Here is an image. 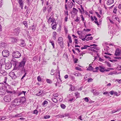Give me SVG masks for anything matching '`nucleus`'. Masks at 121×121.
Returning a JSON list of instances; mask_svg holds the SVG:
<instances>
[{
  "label": "nucleus",
  "mask_w": 121,
  "mask_h": 121,
  "mask_svg": "<svg viewBox=\"0 0 121 121\" xmlns=\"http://www.w3.org/2000/svg\"><path fill=\"white\" fill-rule=\"evenodd\" d=\"M84 47H82L81 48V49H86L87 48V47H90V46H89L87 45H85L84 46Z\"/></svg>",
  "instance_id": "4c0bfd02"
},
{
  "label": "nucleus",
  "mask_w": 121,
  "mask_h": 121,
  "mask_svg": "<svg viewBox=\"0 0 121 121\" xmlns=\"http://www.w3.org/2000/svg\"><path fill=\"white\" fill-rule=\"evenodd\" d=\"M23 23L24 25L25 26V27L26 26V28H27V22L26 21H24Z\"/></svg>",
  "instance_id": "de8ad7c7"
},
{
  "label": "nucleus",
  "mask_w": 121,
  "mask_h": 121,
  "mask_svg": "<svg viewBox=\"0 0 121 121\" xmlns=\"http://www.w3.org/2000/svg\"><path fill=\"white\" fill-rule=\"evenodd\" d=\"M1 46L5 48L7 46V44L4 43H1Z\"/></svg>",
  "instance_id": "2f4dec72"
},
{
  "label": "nucleus",
  "mask_w": 121,
  "mask_h": 121,
  "mask_svg": "<svg viewBox=\"0 0 121 121\" xmlns=\"http://www.w3.org/2000/svg\"><path fill=\"white\" fill-rule=\"evenodd\" d=\"M74 75L76 76H82V75L80 73L78 72V73H74Z\"/></svg>",
  "instance_id": "393cba45"
},
{
  "label": "nucleus",
  "mask_w": 121,
  "mask_h": 121,
  "mask_svg": "<svg viewBox=\"0 0 121 121\" xmlns=\"http://www.w3.org/2000/svg\"><path fill=\"white\" fill-rule=\"evenodd\" d=\"M114 91H111L109 92V93L111 95H113V94H114Z\"/></svg>",
  "instance_id": "774afa93"
},
{
  "label": "nucleus",
  "mask_w": 121,
  "mask_h": 121,
  "mask_svg": "<svg viewBox=\"0 0 121 121\" xmlns=\"http://www.w3.org/2000/svg\"><path fill=\"white\" fill-rule=\"evenodd\" d=\"M55 23L54 25H53L52 27V29L55 30L56 29V25H57V23H56V22H55Z\"/></svg>",
  "instance_id": "7c9ffc66"
},
{
  "label": "nucleus",
  "mask_w": 121,
  "mask_h": 121,
  "mask_svg": "<svg viewBox=\"0 0 121 121\" xmlns=\"http://www.w3.org/2000/svg\"><path fill=\"white\" fill-rule=\"evenodd\" d=\"M74 94L77 98L79 97L80 95V93L78 92H76L74 93Z\"/></svg>",
  "instance_id": "bb28decb"
},
{
  "label": "nucleus",
  "mask_w": 121,
  "mask_h": 121,
  "mask_svg": "<svg viewBox=\"0 0 121 121\" xmlns=\"http://www.w3.org/2000/svg\"><path fill=\"white\" fill-rule=\"evenodd\" d=\"M9 74L10 75V76L12 77V78L13 79H15L17 77V76L14 72H10L9 73Z\"/></svg>",
  "instance_id": "f8f14e48"
},
{
  "label": "nucleus",
  "mask_w": 121,
  "mask_h": 121,
  "mask_svg": "<svg viewBox=\"0 0 121 121\" xmlns=\"http://www.w3.org/2000/svg\"><path fill=\"white\" fill-rule=\"evenodd\" d=\"M74 4L72 2H68V6L69 8H71L73 5Z\"/></svg>",
  "instance_id": "412c9836"
},
{
  "label": "nucleus",
  "mask_w": 121,
  "mask_h": 121,
  "mask_svg": "<svg viewBox=\"0 0 121 121\" xmlns=\"http://www.w3.org/2000/svg\"><path fill=\"white\" fill-rule=\"evenodd\" d=\"M61 107L63 109H65L66 107V106L64 104H62L60 105Z\"/></svg>",
  "instance_id": "37998d69"
},
{
  "label": "nucleus",
  "mask_w": 121,
  "mask_h": 121,
  "mask_svg": "<svg viewBox=\"0 0 121 121\" xmlns=\"http://www.w3.org/2000/svg\"><path fill=\"white\" fill-rule=\"evenodd\" d=\"M0 64L2 65H4L5 64V59L4 58L2 59L0 61Z\"/></svg>",
  "instance_id": "4be33fe9"
},
{
  "label": "nucleus",
  "mask_w": 121,
  "mask_h": 121,
  "mask_svg": "<svg viewBox=\"0 0 121 121\" xmlns=\"http://www.w3.org/2000/svg\"><path fill=\"white\" fill-rule=\"evenodd\" d=\"M2 74L3 75H4L6 76L7 75L8 73L6 72H3Z\"/></svg>",
  "instance_id": "bf43d9fd"
},
{
  "label": "nucleus",
  "mask_w": 121,
  "mask_h": 121,
  "mask_svg": "<svg viewBox=\"0 0 121 121\" xmlns=\"http://www.w3.org/2000/svg\"><path fill=\"white\" fill-rule=\"evenodd\" d=\"M49 42L51 43V44L52 46H53V48H55V46L54 42L53 41H52L51 40H50L49 41Z\"/></svg>",
  "instance_id": "c85d7f7f"
},
{
  "label": "nucleus",
  "mask_w": 121,
  "mask_h": 121,
  "mask_svg": "<svg viewBox=\"0 0 121 121\" xmlns=\"http://www.w3.org/2000/svg\"><path fill=\"white\" fill-rule=\"evenodd\" d=\"M68 38L69 40V42L70 43H72V40L71 37L69 35L68 36Z\"/></svg>",
  "instance_id": "e433bc0d"
},
{
  "label": "nucleus",
  "mask_w": 121,
  "mask_h": 121,
  "mask_svg": "<svg viewBox=\"0 0 121 121\" xmlns=\"http://www.w3.org/2000/svg\"><path fill=\"white\" fill-rule=\"evenodd\" d=\"M103 94L104 95H109V94L108 91L104 92L103 93Z\"/></svg>",
  "instance_id": "69168bd1"
},
{
  "label": "nucleus",
  "mask_w": 121,
  "mask_h": 121,
  "mask_svg": "<svg viewBox=\"0 0 121 121\" xmlns=\"http://www.w3.org/2000/svg\"><path fill=\"white\" fill-rule=\"evenodd\" d=\"M18 2L20 5V6L21 8V9H23V4L22 0H18Z\"/></svg>",
  "instance_id": "4468645a"
},
{
  "label": "nucleus",
  "mask_w": 121,
  "mask_h": 121,
  "mask_svg": "<svg viewBox=\"0 0 121 121\" xmlns=\"http://www.w3.org/2000/svg\"><path fill=\"white\" fill-rule=\"evenodd\" d=\"M52 7L51 6L49 5L48 6V13H49L52 10Z\"/></svg>",
  "instance_id": "b1692460"
},
{
  "label": "nucleus",
  "mask_w": 121,
  "mask_h": 121,
  "mask_svg": "<svg viewBox=\"0 0 121 121\" xmlns=\"http://www.w3.org/2000/svg\"><path fill=\"white\" fill-rule=\"evenodd\" d=\"M21 56V53L18 51H13L12 53V56L14 58H19Z\"/></svg>",
  "instance_id": "f03ea898"
},
{
  "label": "nucleus",
  "mask_w": 121,
  "mask_h": 121,
  "mask_svg": "<svg viewBox=\"0 0 121 121\" xmlns=\"http://www.w3.org/2000/svg\"><path fill=\"white\" fill-rule=\"evenodd\" d=\"M4 101L6 102H9L10 101L11 99L10 95L6 96L4 97Z\"/></svg>",
  "instance_id": "1a4fd4ad"
},
{
  "label": "nucleus",
  "mask_w": 121,
  "mask_h": 121,
  "mask_svg": "<svg viewBox=\"0 0 121 121\" xmlns=\"http://www.w3.org/2000/svg\"><path fill=\"white\" fill-rule=\"evenodd\" d=\"M75 69H76L77 70H78L79 71H81L82 70V69L78 67H76L75 68Z\"/></svg>",
  "instance_id": "3c124183"
},
{
  "label": "nucleus",
  "mask_w": 121,
  "mask_h": 121,
  "mask_svg": "<svg viewBox=\"0 0 121 121\" xmlns=\"http://www.w3.org/2000/svg\"><path fill=\"white\" fill-rule=\"evenodd\" d=\"M11 67V64L10 62L7 63L5 65V69H8L10 68Z\"/></svg>",
  "instance_id": "9b49d317"
},
{
  "label": "nucleus",
  "mask_w": 121,
  "mask_h": 121,
  "mask_svg": "<svg viewBox=\"0 0 121 121\" xmlns=\"http://www.w3.org/2000/svg\"><path fill=\"white\" fill-rule=\"evenodd\" d=\"M84 100L86 102H88L89 101V99L87 97H86L84 99Z\"/></svg>",
  "instance_id": "052dcab7"
},
{
  "label": "nucleus",
  "mask_w": 121,
  "mask_h": 121,
  "mask_svg": "<svg viewBox=\"0 0 121 121\" xmlns=\"http://www.w3.org/2000/svg\"><path fill=\"white\" fill-rule=\"evenodd\" d=\"M120 50L119 48H117L115 51V55L116 56H118L120 55Z\"/></svg>",
  "instance_id": "2eb2a0df"
},
{
  "label": "nucleus",
  "mask_w": 121,
  "mask_h": 121,
  "mask_svg": "<svg viewBox=\"0 0 121 121\" xmlns=\"http://www.w3.org/2000/svg\"><path fill=\"white\" fill-rule=\"evenodd\" d=\"M57 42L61 48H63L64 47L63 42V38L61 37H59L58 39Z\"/></svg>",
  "instance_id": "7ed1b4c3"
},
{
  "label": "nucleus",
  "mask_w": 121,
  "mask_h": 121,
  "mask_svg": "<svg viewBox=\"0 0 121 121\" xmlns=\"http://www.w3.org/2000/svg\"><path fill=\"white\" fill-rule=\"evenodd\" d=\"M48 103V102L46 100H45L43 103L42 105H43L44 106L46 104H47Z\"/></svg>",
  "instance_id": "a19ab883"
},
{
  "label": "nucleus",
  "mask_w": 121,
  "mask_h": 121,
  "mask_svg": "<svg viewBox=\"0 0 121 121\" xmlns=\"http://www.w3.org/2000/svg\"><path fill=\"white\" fill-rule=\"evenodd\" d=\"M38 113V111L35 109L33 111V113L35 114L36 115H37Z\"/></svg>",
  "instance_id": "c03bdc74"
},
{
  "label": "nucleus",
  "mask_w": 121,
  "mask_h": 121,
  "mask_svg": "<svg viewBox=\"0 0 121 121\" xmlns=\"http://www.w3.org/2000/svg\"><path fill=\"white\" fill-rule=\"evenodd\" d=\"M47 9L46 7H44L43 8V12L45 13Z\"/></svg>",
  "instance_id": "5fc2aeb1"
},
{
  "label": "nucleus",
  "mask_w": 121,
  "mask_h": 121,
  "mask_svg": "<svg viewBox=\"0 0 121 121\" xmlns=\"http://www.w3.org/2000/svg\"><path fill=\"white\" fill-rule=\"evenodd\" d=\"M87 70H89L90 71L92 70L93 71V69H95L93 68L91 66H89L87 69Z\"/></svg>",
  "instance_id": "a878e982"
},
{
  "label": "nucleus",
  "mask_w": 121,
  "mask_h": 121,
  "mask_svg": "<svg viewBox=\"0 0 121 121\" xmlns=\"http://www.w3.org/2000/svg\"><path fill=\"white\" fill-rule=\"evenodd\" d=\"M75 2L79 4H81L82 3V0H75Z\"/></svg>",
  "instance_id": "cd10ccee"
},
{
  "label": "nucleus",
  "mask_w": 121,
  "mask_h": 121,
  "mask_svg": "<svg viewBox=\"0 0 121 121\" xmlns=\"http://www.w3.org/2000/svg\"><path fill=\"white\" fill-rule=\"evenodd\" d=\"M13 105L15 106L17 105H21L19 101V99H16L13 101L12 103Z\"/></svg>",
  "instance_id": "423d86ee"
},
{
  "label": "nucleus",
  "mask_w": 121,
  "mask_h": 121,
  "mask_svg": "<svg viewBox=\"0 0 121 121\" xmlns=\"http://www.w3.org/2000/svg\"><path fill=\"white\" fill-rule=\"evenodd\" d=\"M19 99L21 105L23 104L26 101V99L24 96L21 97Z\"/></svg>",
  "instance_id": "39448f33"
},
{
  "label": "nucleus",
  "mask_w": 121,
  "mask_h": 121,
  "mask_svg": "<svg viewBox=\"0 0 121 121\" xmlns=\"http://www.w3.org/2000/svg\"><path fill=\"white\" fill-rule=\"evenodd\" d=\"M46 81L48 83H51L52 82V81L49 79H46Z\"/></svg>",
  "instance_id": "49530a36"
},
{
  "label": "nucleus",
  "mask_w": 121,
  "mask_h": 121,
  "mask_svg": "<svg viewBox=\"0 0 121 121\" xmlns=\"http://www.w3.org/2000/svg\"><path fill=\"white\" fill-rule=\"evenodd\" d=\"M21 43L20 44V45L22 47H24L26 46V43L24 41L23 39L20 40Z\"/></svg>",
  "instance_id": "ddd939ff"
},
{
  "label": "nucleus",
  "mask_w": 121,
  "mask_h": 121,
  "mask_svg": "<svg viewBox=\"0 0 121 121\" xmlns=\"http://www.w3.org/2000/svg\"><path fill=\"white\" fill-rule=\"evenodd\" d=\"M6 91V92L8 93H10L11 94L13 93V91H10L8 90V89Z\"/></svg>",
  "instance_id": "4d7b16f0"
},
{
  "label": "nucleus",
  "mask_w": 121,
  "mask_h": 121,
  "mask_svg": "<svg viewBox=\"0 0 121 121\" xmlns=\"http://www.w3.org/2000/svg\"><path fill=\"white\" fill-rule=\"evenodd\" d=\"M18 69L21 70L22 72H24L25 73L21 79V80L22 81V80L25 77L27 73L26 72V71L25 68L24 67H23L20 68L19 69Z\"/></svg>",
  "instance_id": "6e6552de"
},
{
  "label": "nucleus",
  "mask_w": 121,
  "mask_h": 121,
  "mask_svg": "<svg viewBox=\"0 0 121 121\" xmlns=\"http://www.w3.org/2000/svg\"><path fill=\"white\" fill-rule=\"evenodd\" d=\"M10 63L11 65L13 64V65L15 67H16V65L17 63V62L12 60H11V62Z\"/></svg>",
  "instance_id": "a211bd4d"
},
{
  "label": "nucleus",
  "mask_w": 121,
  "mask_h": 121,
  "mask_svg": "<svg viewBox=\"0 0 121 121\" xmlns=\"http://www.w3.org/2000/svg\"><path fill=\"white\" fill-rule=\"evenodd\" d=\"M51 74L52 75H53L54 74V72H55V70L53 69H52L51 70Z\"/></svg>",
  "instance_id": "6e6d98bb"
},
{
  "label": "nucleus",
  "mask_w": 121,
  "mask_h": 121,
  "mask_svg": "<svg viewBox=\"0 0 121 121\" xmlns=\"http://www.w3.org/2000/svg\"><path fill=\"white\" fill-rule=\"evenodd\" d=\"M90 50L91 51H92L95 52H98L97 51L94 50L92 48H90Z\"/></svg>",
  "instance_id": "a18cd8bd"
},
{
  "label": "nucleus",
  "mask_w": 121,
  "mask_h": 121,
  "mask_svg": "<svg viewBox=\"0 0 121 121\" xmlns=\"http://www.w3.org/2000/svg\"><path fill=\"white\" fill-rule=\"evenodd\" d=\"M36 26L35 24H33L32 26H30L29 28L30 30L34 31L35 30Z\"/></svg>",
  "instance_id": "dca6fc26"
},
{
  "label": "nucleus",
  "mask_w": 121,
  "mask_h": 121,
  "mask_svg": "<svg viewBox=\"0 0 121 121\" xmlns=\"http://www.w3.org/2000/svg\"><path fill=\"white\" fill-rule=\"evenodd\" d=\"M78 12V10L75 8H73L72 12L73 13V15H75L77 14V12Z\"/></svg>",
  "instance_id": "6ab92c4d"
},
{
  "label": "nucleus",
  "mask_w": 121,
  "mask_h": 121,
  "mask_svg": "<svg viewBox=\"0 0 121 121\" xmlns=\"http://www.w3.org/2000/svg\"><path fill=\"white\" fill-rule=\"evenodd\" d=\"M92 79L91 78H89L88 79V82H90L92 81Z\"/></svg>",
  "instance_id": "338daca9"
},
{
  "label": "nucleus",
  "mask_w": 121,
  "mask_h": 121,
  "mask_svg": "<svg viewBox=\"0 0 121 121\" xmlns=\"http://www.w3.org/2000/svg\"><path fill=\"white\" fill-rule=\"evenodd\" d=\"M43 93V92L42 91L40 90L39 93H38L36 95L39 96L41 94Z\"/></svg>",
  "instance_id": "58836bf2"
},
{
  "label": "nucleus",
  "mask_w": 121,
  "mask_h": 121,
  "mask_svg": "<svg viewBox=\"0 0 121 121\" xmlns=\"http://www.w3.org/2000/svg\"><path fill=\"white\" fill-rule=\"evenodd\" d=\"M80 19V18L79 17H77L76 19V20H75V21L76 22H78L79 21Z\"/></svg>",
  "instance_id": "603ef678"
},
{
  "label": "nucleus",
  "mask_w": 121,
  "mask_h": 121,
  "mask_svg": "<svg viewBox=\"0 0 121 121\" xmlns=\"http://www.w3.org/2000/svg\"><path fill=\"white\" fill-rule=\"evenodd\" d=\"M53 14L51 15L50 17L49 18L48 21H47V22L48 23H49L51 22H53L55 21V19L53 17Z\"/></svg>",
  "instance_id": "9d476101"
},
{
  "label": "nucleus",
  "mask_w": 121,
  "mask_h": 121,
  "mask_svg": "<svg viewBox=\"0 0 121 121\" xmlns=\"http://www.w3.org/2000/svg\"><path fill=\"white\" fill-rule=\"evenodd\" d=\"M37 58V56H35L33 58V60L34 61L36 60L37 59H38Z\"/></svg>",
  "instance_id": "09e8293b"
},
{
  "label": "nucleus",
  "mask_w": 121,
  "mask_h": 121,
  "mask_svg": "<svg viewBox=\"0 0 121 121\" xmlns=\"http://www.w3.org/2000/svg\"><path fill=\"white\" fill-rule=\"evenodd\" d=\"M26 60V58L24 57L21 61L19 62L18 67H16L17 69H19L20 68L24 67Z\"/></svg>",
  "instance_id": "f257e3e1"
},
{
  "label": "nucleus",
  "mask_w": 121,
  "mask_h": 121,
  "mask_svg": "<svg viewBox=\"0 0 121 121\" xmlns=\"http://www.w3.org/2000/svg\"><path fill=\"white\" fill-rule=\"evenodd\" d=\"M117 7H115L113 9V12L115 13V14H116V12L117 10Z\"/></svg>",
  "instance_id": "ea45409f"
},
{
  "label": "nucleus",
  "mask_w": 121,
  "mask_h": 121,
  "mask_svg": "<svg viewBox=\"0 0 121 121\" xmlns=\"http://www.w3.org/2000/svg\"><path fill=\"white\" fill-rule=\"evenodd\" d=\"M70 78L73 81L75 82V81L74 77L71 75L69 76Z\"/></svg>",
  "instance_id": "f704fd0d"
},
{
  "label": "nucleus",
  "mask_w": 121,
  "mask_h": 121,
  "mask_svg": "<svg viewBox=\"0 0 121 121\" xmlns=\"http://www.w3.org/2000/svg\"><path fill=\"white\" fill-rule=\"evenodd\" d=\"M5 118H6L4 117H0V120H4Z\"/></svg>",
  "instance_id": "680f3d73"
},
{
  "label": "nucleus",
  "mask_w": 121,
  "mask_h": 121,
  "mask_svg": "<svg viewBox=\"0 0 121 121\" xmlns=\"http://www.w3.org/2000/svg\"><path fill=\"white\" fill-rule=\"evenodd\" d=\"M63 115H64V117H67V116H69V114L68 113H65Z\"/></svg>",
  "instance_id": "e2e57ef3"
},
{
  "label": "nucleus",
  "mask_w": 121,
  "mask_h": 121,
  "mask_svg": "<svg viewBox=\"0 0 121 121\" xmlns=\"http://www.w3.org/2000/svg\"><path fill=\"white\" fill-rule=\"evenodd\" d=\"M99 69V67H98L97 66L96 67L95 69H93V72H98V69Z\"/></svg>",
  "instance_id": "473e14b6"
},
{
  "label": "nucleus",
  "mask_w": 121,
  "mask_h": 121,
  "mask_svg": "<svg viewBox=\"0 0 121 121\" xmlns=\"http://www.w3.org/2000/svg\"><path fill=\"white\" fill-rule=\"evenodd\" d=\"M105 63H106L107 64V65L109 67H111V64L109 63V62H107L106 61H105Z\"/></svg>",
  "instance_id": "13d9d810"
},
{
  "label": "nucleus",
  "mask_w": 121,
  "mask_h": 121,
  "mask_svg": "<svg viewBox=\"0 0 121 121\" xmlns=\"http://www.w3.org/2000/svg\"><path fill=\"white\" fill-rule=\"evenodd\" d=\"M109 49V47L107 46H106L104 47V50L105 52H108V51Z\"/></svg>",
  "instance_id": "c756f323"
},
{
  "label": "nucleus",
  "mask_w": 121,
  "mask_h": 121,
  "mask_svg": "<svg viewBox=\"0 0 121 121\" xmlns=\"http://www.w3.org/2000/svg\"><path fill=\"white\" fill-rule=\"evenodd\" d=\"M37 79L38 81H41L42 79L39 76H38L37 78Z\"/></svg>",
  "instance_id": "8fccbe9b"
},
{
  "label": "nucleus",
  "mask_w": 121,
  "mask_h": 121,
  "mask_svg": "<svg viewBox=\"0 0 121 121\" xmlns=\"http://www.w3.org/2000/svg\"><path fill=\"white\" fill-rule=\"evenodd\" d=\"M114 2V0H108L107 2V4L109 5L113 3Z\"/></svg>",
  "instance_id": "5701e85b"
},
{
  "label": "nucleus",
  "mask_w": 121,
  "mask_h": 121,
  "mask_svg": "<svg viewBox=\"0 0 121 121\" xmlns=\"http://www.w3.org/2000/svg\"><path fill=\"white\" fill-rule=\"evenodd\" d=\"M50 117V116L49 115H46L44 116V118L45 119H46L49 118Z\"/></svg>",
  "instance_id": "864d4df0"
},
{
  "label": "nucleus",
  "mask_w": 121,
  "mask_h": 121,
  "mask_svg": "<svg viewBox=\"0 0 121 121\" xmlns=\"http://www.w3.org/2000/svg\"><path fill=\"white\" fill-rule=\"evenodd\" d=\"M26 91H22L21 92H19L18 93L17 95L18 96H19L23 94L24 95V96H25V94L26 92Z\"/></svg>",
  "instance_id": "aec40b11"
},
{
  "label": "nucleus",
  "mask_w": 121,
  "mask_h": 121,
  "mask_svg": "<svg viewBox=\"0 0 121 121\" xmlns=\"http://www.w3.org/2000/svg\"><path fill=\"white\" fill-rule=\"evenodd\" d=\"M93 38L92 37H88L86 39V41H88L89 40H92V39Z\"/></svg>",
  "instance_id": "79ce46f5"
},
{
  "label": "nucleus",
  "mask_w": 121,
  "mask_h": 121,
  "mask_svg": "<svg viewBox=\"0 0 121 121\" xmlns=\"http://www.w3.org/2000/svg\"><path fill=\"white\" fill-rule=\"evenodd\" d=\"M42 29L43 30V31H44L46 30L47 28L45 27V24H43V26H42Z\"/></svg>",
  "instance_id": "c9c22d12"
},
{
  "label": "nucleus",
  "mask_w": 121,
  "mask_h": 121,
  "mask_svg": "<svg viewBox=\"0 0 121 121\" xmlns=\"http://www.w3.org/2000/svg\"><path fill=\"white\" fill-rule=\"evenodd\" d=\"M52 100L54 102L56 103L57 102V100L56 99L55 97L52 98Z\"/></svg>",
  "instance_id": "72a5a7b5"
},
{
  "label": "nucleus",
  "mask_w": 121,
  "mask_h": 121,
  "mask_svg": "<svg viewBox=\"0 0 121 121\" xmlns=\"http://www.w3.org/2000/svg\"><path fill=\"white\" fill-rule=\"evenodd\" d=\"M10 39L11 42L12 43H16L17 41V39L14 37H11L10 38Z\"/></svg>",
  "instance_id": "f3484780"
},
{
  "label": "nucleus",
  "mask_w": 121,
  "mask_h": 121,
  "mask_svg": "<svg viewBox=\"0 0 121 121\" xmlns=\"http://www.w3.org/2000/svg\"><path fill=\"white\" fill-rule=\"evenodd\" d=\"M7 79V76H5L4 77V83H5L6 82V81Z\"/></svg>",
  "instance_id": "0e129e2a"
},
{
  "label": "nucleus",
  "mask_w": 121,
  "mask_h": 121,
  "mask_svg": "<svg viewBox=\"0 0 121 121\" xmlns=\"http://www.w3.org/2000/svg\"><path fill=\"white\" fill-rule=\"evenodd\" d=\"M20 31V29L19 27H17L13 30V33L14 34V35L17 36L19 34Z\"/></svg>",
  "instance_id": "0eeeda50"
},
{
  "label": "nucleus",
  "mask_w": 121,
  "mask_h": 121,
  "mask_svg": "<svg viewBox=\"0 0 121 121\" xmlns=\"http://www.w3.org/2000/svg\"><path fill=\"white\" fill-rule=\"evenodd\" d=\"M2 54L4 57H7L9 56V52L8 50H4L2 52Z\"/></svg>",
  "instance_id": "20e7f679"
}]
</instances>
